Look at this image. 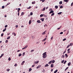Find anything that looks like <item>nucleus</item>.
<instances>
[{"mask_svg":"<svg viewBox=\"0 0 73 73\" xmlns=\"http://www.w3.org/2000/svg\"><path fill=\"white\" fill-rule=\"evenodd\" d=\"M46 52H45L44 53H43L42 54V55H46Z\"/></svg>","mask_w":73,"mask_h":73,"instance_id":"4468645a","label":"nucleus"},{"mask_svg":"<svg viewBox=\"0 0 73 73\" xmlns=\"http://www.w3.org/2000/svg\"><path fill=\"white\" fill-rule=\"evenodd\" d=\"M5 43H7V42H8V40H6L5 41Z\"/></svg>","mask_w":73,"mask_h":73,"instance_id":"c03bdc74","label":"nucleus"},{"mask_svg":"<svg viewBox=\"0 0 73 73\" xmlns=\"http://www.w3.org/2000/svg\"><path fill=\"white\" fill-rule=\"evenodd\" d=\"M42 72H43V73L45 72V70L43 69V70L42 71Z\"/></svg>","mask_w":73,"mask_h":73,"instance_id":"09e8293b","label":"nucleus"},{"mask_svg":"<svg viewBox=\"0 0 73 73\" xmlns=\"http://www.w3.org/2000/svg\"><path fill=\"white\" fill-rule=\"evenodd\" d=\"M53 37L52 36L51 38V40H52L53 39Z\"/></svg>","mask_w":73,"mask_h":73,"instance_id":"e2e57ef3","label":"nucleus"},{"mask_svg":"<svg viewBox=\"0 0 73 73\" xmlns=\"http://www.w3.org/2000/svg\"><path fill=\"white\" fill-rule=\"evenodd\" d=\"M24 12L22 13L21 14V16H23V15H24Z\"/></svg>","mask_w":73,"mask_h":73,"instance_id":"c85d7f7f","label":"nucleus"},{"mask_svg":"<svg viewBox=\"0 0 73 73\" xmlns=\"http://www.w3.org/2000/svg\"><path fill=\"white\" fill-rule=\"evenodd\" d=\"M35 1H34V2H32V4H35Z\"/></svg>","mask_w":73,"mask_h":73,"instance_id":"b1692460","label":"nucleus"},{"mask_svg":"<svg viewBox=\"0 0 73 73\" xmlns=\"http://www.w3.org/2000/svg\"><path fill=\"white\" fill-rule=\"evenodd\" d=\"M28 9H31V7L30 6L29 7L27 8Z\"/></svg>","mask_w":73,"mask_h":73,"instance_id":"603ef678","label":"nucleus"},{"mask_svg":"<svg viewBox=\"0 0 73 73\" xmlns=\"http://www.w3.org/2000/svg\"><path fill=\"white\" fill-rule=\"evenodd\" d=\"M58 71V70H56L54 72V73H56Z\"/></svg>","mask_w":73,"mask_h":73,"instance_id":"aec40b11","label":"nucleus"},{"mask_svg":"<svg viewBox=\"0 0 73 73\" xmlns=\"http://www.w3.org/2000/svg\"><path fill=\"white\" fill-rule=\"evenodd\" d=\"M61 28V26H60L59 28H58L57 29L58 30H59V29H60Z\"/></svg>","mask_w":73,"mask_h":73,"instance_id":"c9c22d12","label":"nucleus"},{"mask_svg":"<svg viewBox=\"0 0 73 73\" xmlns=\"http://www.w3.org/2000/svg\"><path fill=\"white\" fill-rule=\"evenodd\" d=\"M30 15L31 16H32V15H33V13L31 12L30 13Z\"/></svg>","mask_w":73,"mask_h":73,"instance_id":"79ce46f5","label":"nucleus"},{"mask_svg":"<svg viewBox=\"0 0 73 73\" xmlns=\"http://www.w3.org/2000/svg\"><path fill=\"white\" fill-rule=\"evenodd\" d=\"M18 27V25H16V28H17V27Z\"/></svg>","mask_w":73,"mask_h":73,"instance_id":"338daca9","label":"nucleus"},{"mask_svg":"<svg viewBox=\"0 0 73 73\" xmlns=\"http://www.w3.org/2000/svg\"><path fill=\"white\" fill-rule=\"evenodd\" d=\"M65 57V55H62V58H64Z\"/></svg>","mask_w":73,"mask_h":73,"instance_id":"bb28decb","label":"nucleus"},{"mask_svg":"<svg viewBox=\"0 0 73 73\" xmlns=\"http://www.w3.org/2000/svg\"><path fill=\"white\" fill-rule=\"evenodd\" d=\"M62 4V1H60L59 2L60 4Z\"/></svg>","mask_w":73,"mask_h":73,"instance_id":"4be33fe9","label":"nucleus"},{"mask_svg":"<svg viewBox=\"0 0 73 73\" xmlns=\"http://www.w3.org/2000/svg\"><path fill=\"white\" fill-rule=\"evenodd\" d=\"M46 0H42V3L44 2Z\"/></svg>","mask_w":73,"mask_h":73,"instance_id":"6e6d98bb","label":"nucleus"},{"mask_svg":"<svg viewBox=\"0 0 73 73\" xmlns=\"http://www.w3.org/2000/svg\"><path fill=\"white\" fill-rule=\"evenodd\" d=\"M54 12V11H51L49 13L50 14L51 13H53Z\"/></svg>","mask_w":73,"mask_h":73,"instance_id":"20e7f679","label":"nucleus"},{"mask_svg":"<svg viewBox=\"0 0 73 73\" xmlns=\"http://www.w3.org/2000/svg\"><path fill=\"white\" fill-rule=\"evenodd\" d=\"M46 40V38H45V39H44L43 40H42V41H44Z\"/></svg>","mask_w":73,"mask_h":73,"instance_id":"7c9ffc66","label":"nucleus"},{"mask_svg":"<svg viewBox=\"0 0 73 73\" xmlns=\"http://www.w3.org/2000/svg\"><path fill=\"white\" fill-rule=\"evenodd\" d=\"M44 17H47V15H44Z\"/></svg>","mask_w":73,"mask_h":73,"instance_id":"13d9d810","label":"nucleus"},{"mask_svg":"<svg viewBox=\"0 0 73 73\" xmlns=\"http://www.w3.org/2000/svg\"><path fill=\"white\" fill-rule=\"evenodd\" d=\"M64 62V60H63L62 61L61 63H63Z\"/></svg>","mask_w":73,"mask_h":73,"instance_id":"3c124183","label":"nucleus"},{"mask_svg":"<svg viewBox=\"0 0 73 73\" xmlns=\"http://www.w3.org/2000/svg\"><path fill=\"white\" fill-rule=\"evenodd\" d=\"M4 54H2L1 55V56H0V58H1V57H3L4 56Z\"/></svg>","mask_w":73,"mask_h":73,"instance_id":"f3484780","label":"nucleus"},{"mask_svg":"<svg viewBox=\"0 0 73 73\" xmlns=\"http://www.w3.org/2000/svg\"><path fill=\"white\" fill-rule=\"evenodd\" d=\"M63 8V6H61L60 7V8L61 9L62 8Z\"/></svg>","mask_w":73,"mask_h":73,"instance_id":"ea45409f","label":"nucleus"},{"mask_svg":"<svg viewBox=\"0 0 73 73\" xmlns=\"http://www.w3.org/2000/svg\"><path fill=\"white\" fill-rule=\"evenodd\" d=\"M53 15H54V13H53L51 15V16H53Z\"/></svg>","mask_w":73,"mask_h":73,"instance_id":"58836bf2","label":"nucleus"},{"mask_svg":"<svg viewBox=\"0 0 73 73\" xmlns=\"http://www.w3.org/2000/svg\"><path fill=\"white\" fill-rule=\"evenodd\" d=\"M44 18H41L40 19V20H41L42 21H44Z\"/></svg>","mask_w":73,"mask_h":73,"instance_id":"423d86ee","label":"nucleus"},{"mask_svg":"<svg viewBox=\"0 0 73 73\" xmlns=\"http://www.w3.org/2000/svg\"><path fill=\"white\" fill-rule=\"evenodd\" d=\"M52 62V64H53V63H54V62H55V60H51Z\"/></svg>","mask_w":73,"mask_h":73,"instance_id":"9d476101","label":"nucleus"},{"mask_svg":"<svg viewBox=\"0 0 73 73\" xmlns=\"http://www.w3.org/2000/svg\"><path fill=\"white\" fill-rule=\"evenodd\" d=\"M72 43H71L70 44V46H72Z\"/></svg>","mask_w":73,"mask_h":73,"instance_id":"680f3d73","label":"nucleus"},{"mask_svg":"<svg viewBox=\"0 0 73 73\" xmlns=\"http://www.w3.org/2000/svg\"><path fill=\"white\" fill-rule=\"evenodd\" d=\"M45 10V7L42 10V11H44Z\"/></svg>","mask_w":73,"mask_h":73,"instance_id":"393cba45","label":"nucleus"},{"mask_svg":"<svg viewBox=\"0 0 73 73\" xmlns=\"http://www.w3.org/2000/svg\"><path fill=\"white\" fill-rule=\"evenodd\" d=\"M18 9V10H17V11L18 12H20V11L21 10V9H20V8H19Z\"/></svg>","mask_w":73,"mask_h":73,"instance_id":"9b49d317","label":"nucleus"},{"mask_svg":"<svg viewBox=\"0 0 73 73\" xmlns=\"http://www.w3.org/2000/svg\"><path fill=\"white\" fill-rule=\"evenodd\" d=\"M12 35H14V36H16V33H12Z\"/></svg>","mask_w":73,"mask_h":73,"instance_id":"f8f14e48","label":"nucleus"},{"mask_svg":"<svg viewBox=\"0 0 73 73\" xmlns=\"http://www.w3.org/2000/svg\"><path fill=\"white\" fill-rule=\"evenodd\" d=\"M66 40V38H64L63 40V41H65V40Z\"/></svg>","mask_w":73,"mask_h":73,"instance_id":"49530a36","label":"nucleus"},{"mask_svg":"<svg viewBox=\"0 0 73 73\" xmlns=\"http://www.w3.org/2000/svg\"><path fill=\"white\" fill-rule=\"evenodd\" d=\"M69 50H70V48H69L68 49L67 51H69Z\"/></svg>","mask_w":73,"mask_h":73,"instance_id":"774afa93","label":"nucleus"},{"mask_svg":"<svg viewBox=\"0 0 73 73\" xmlns=\"http://www.w3.org/2000/svg\"><path fill=\"white\" fill-rule=\"evenodd\" d=\"M73 3H72L71 5V6L72 7V6H73Z\"/></svg>","mask_w":73,"mask_h":73,"instance_id":"8fccbe9b","label":"nucleus"},{"mask_svg":"<svg viewBox=\"0 0 73 73\" xmlns=\"http://www.w3.org/2000/svg\"><path fill=\"white\" fill-rule=\"evenodd\" d=\"M5 28H7V27H8V25H6L5 26Z\"/></svg>","mask_w":73,"mask_h":73,"instance_id":"de8ad7c7","label":"nucleus"},{"mask_svg":"<svg viewBox=\"0 0 73 73\" xmlns=\"http://www.w3.org/2000/svg\"><path fill=\"white\" fill-rule=\"evenodd\" d=\"M62 13V12H60L58 13V15H61Z\"/></svg>","mask_w":73,"mask_h":73,"instance_id":"cd10ccee","label":"nucleus"},{"mask_svg":"<svg viewBox=\"0 0 73 73\" xmlns=\"http://www.w3.org/2000/svg\"><path fill=\"white\" fill-rule=\"evenodd\" d=\"M10 70V69H7V72H9V71Z\"/></svg>","mask_w":73,"mask_h":73,"instance_id":"864d4df0","label":"nucleus"},{"mask_svg":"<svg viewBox=\"0 0 73 73\" xmlns=\"http://www.w3.org/2000/svg\"><path fill=\"white\" fill-rule=\"evenodd\" d=\"M21 55H22V54H21L20 53L19 54V57H20V56H21Z\"/></svg>","mask_w":73,"mask_h":73,"instance_id":"a878e982","label":"nucleus"},{"mask_svg":"<svg viewBox=\"0 0 73 73\" xmlns=\"http://www.w3.org/2000/svg\"><path fill=\"white\" fill-rule=\"evenodd\" d=\"M17 64H15L14 65V66H17Z\"/></svg>","mask_w":73,"mask_h":73,"instance_id":"bf43d9fd","label":"nucleus"},{"mask_svg":"<svg viewBox=\"0 0 73 73\" xmlns=\"http://www.w3.org/2000/svg\"><path fill=\"white\" fill-rule=\"evenodd\" d=\"M65 56L66 57V58H67L68 57V55L67 54H65Z\"/></svg>","mask_w":73,"mask_h":73,"instance_id":"412c9836","label":"nucleus"},{"mask_svg":"<svg viewBox=\"0 0 73 73\" xmlns=\"http://www.w3.org/2000/svg\"><path fill=\"white\" fill-rule=\"evenodd\" d=\"M6 29H7V28H5V29H3V32H5V31H6Z\"/></svg>","mask_w":73,"mask_h":73,"instance_id":"5701e85b","label":"nucleus"},{"mask_svg":"<svg viewBox=\"0 0 73 73\" xmlns=\"http://www.w3.org/2000/svg\"><path fill=\"white\" fill-rule=\"evenodd\" d=\"M52 60L51 61H50L48 63V64H52Z\"/></svg>","mask_w":73,"mask_h":73,"instance_id":"a19ab883","label":"nucleus"},{"mask_svg":"<svg viewBox=\"0 0 73 73\" xmlns=\"http://www.w3.org/2000/svg\"><path fill=\"white\" fill-rule=\"evenodd\" d=\"M64 2H66V3H68V2L69 1V0H64Z\"/></svg>","mask_w":73,"mask_h":73,"instance_id":"6e6552de","label":"nucleus"},{"mask_svg":"<svg viewBox=\"0 0 73 73\" xmlns=\"http://www.w3.org/2000/svg\"><path fill=\"white\" fill-rule=\"evenodd\" d=\"M24 63H25V61H23L22 63V64H21V65H24Z\"/></svg>","mask_w":73,"mask_h":73,"instance_id":"a211bd4d","label":"nucleus"},{"mask_svg":"<svg viewBox=\"0 0 73 73\" xmlns=\"http://www.w3.org/2000/svg\"><path fill=\"white\" fill-rule=\"evenodd\" d=\"M4 8H5V6H3L2 7V9H4Z\"/></svg>","mask_w":73,"mask_h":73,"instance_id":"72a5a7b5","label":"nucleus"},{"mask_svg":"<svg viewBox=\"0 0 73 73\" xmlns=\"http://www.w3.org/2000/svg\"><path fill=\"white\" fill-rule=\"evenodd\" d=\"M35 64L33 65L32 66V67H35Z\"/></svg>","mask_w":73,"mask_h":73,"instance_id":"69168bd1","label":"nucleus"},{"mask_svg":"<svg viewBox=\"0 0 73 73\" xmlns=\"http://www.w3.org/2000/svg\"><path fill=\"white\" fill-rule=\"evenodd\" d=\"M43 16H44V15H43V14H41L40 15V17H43Z\"/></svg>","mask_w":73,"mask_h":73,"instance_id":"f704fd0d","label":"nucleus"},{"mask_svg":"<svg viewBox=\"0 0 73 73\" xmlns=\"http://www.w3.org/2000/svg\"><path fill=\"white\" fill-rule=\"evenodd\" d=\"M58 6H55V8H56V9H57V8H58Z\"/></svg>","mask_w":73,"mask_h":73,"instance_id":"6ab92c4d","label":"nucleus"},{"mask_svg":"<svg viewBox=\"0 0 73 73\" xmlns=\"http://www.w3.org/2000/svg\"><path fill=\"white\" fill-rule=\"evenodd\" d=\"M27 47H28V46H25V47H24L22 49H23V50H24V49H26V48H27Z\"/></svg>","mask_w":73,"mask_h":73,"instance_id":"f03ea898","label":"nucleus"},{"mask_svg":"<svg viewBox=\"0 0 73 73\" xmlns=\"http://www.w3.org/2000/svg\"><path fill=\"white\" fill-rule=\"evenodd\" d=\"M32 70V69L31 68H30L29 69V72H31Z\"/></svg>","mask_w":73,"mask_h":73,"instance_id":"2f4dec72","label":"nucleus"},{"mask_svg":"<svg viewBox=\"0 0 73 73\" xmlns=\"http://www.w3.org/2000/svg\"><path fill=\"white\" fill-rule=\"evenodd\" d=\"M54 66L53 64H52L51 65L50 67L51 68H53Z\"/></svg>","mask_w":73,"mask_h":73,"instance_id":"2eb2a0df","label":"nucleus"},{"mask_svg":"<svg viewBox=\"0 0 73 73\" xmlns=\"http://www.w3.org/2000/svg\"><path fill=\"white\" fill-rule=\"evenodd\" d=\"M42 57L44 58H45L47 57V55H43Z\"/></svg>","mask_w":73,"mask_h":73,"instance_id":"f257e3e1","label":"nucleus"},{"mask_svg":"<svg viewBox=\"0 0 73 73\" xmlns=\"http://www.w3.org/2000/svg\"><path fill=\"white\" fill-rule=\"evenodd\" d=\"M40 67H41V65H39L36 67V69H38V68H40Z\"/></svg>","mask_w":73,"mask_h":73,"instance_id":"1a4fd4ad","label":"nucleus"},{"mask_svg":"<svg viewBox=\"0 0 73 73\" xmlns=\"http://www.w3.org/2000/svg\"><path fill=\"white\" fill-rule=\"evenodd\" d=\"M11 38V36H9L7 38V39H10V38Z\"/></svg>","mask_w":73,"mask_h":73,"instance_id":"c756f323","label":"nucleus"},{"mask_svg":"<svg viewBox=\"0 0 73 73\" xmlns=\"http://www.w3.org/2000/svg\"><path fill=\"white\" fill-rule=\"evenodd\" d=\"M37 22L38 23H41V21H40V20H38L37 21Z\"/></svg>","mask_w":73,"mask_h":73,"instance_id":"0eeeda50","label":"nucleus"},{"mask_svg":"<svg viewBox=\"0 0 73 73\" xmlns=\"http://www.w3.org/2000/svg\"><path fill=\"white\" fill-rule=\"evenodd\" d=\"M62 34H63V32H61L60 33V35H62Z\"/></svg>","mask_w":73,"mask_h":73,"instance_id":"5fc2aeb1","label":"nucleus"},{"mask_svg":"<svg viewBox=\"0 0 73 73\" xmlns=\"http://www.w3.org/2000/svg\"><path fill=\"white\" fill-rule=\"evenodd\" d=\"M71 64V63L70 62L68 63V66H70Z\"/></svg>","mask_w":73,"mask_h":73,"instance_id":"dca6fc26","label":"nucleus"},{"mask_svg":"<svg viewBox=\"0 0 73 73\" xmlns=\"http://www.w3.org/2000/svg\"><path fill=\"white\" fill-rule=\"evenodd\" d=\"M11 4V3H7L6 5V6H7V5H9V4Z\"/></svg>","mask_w":73,"mask_h":73,"instance_id":"4c0bfd02","label":"nucleus"},{"mask_svg":"<svg viewBox=\"0 0 73 73\" xmlns=\"http://www.w3.org/2000/svg\"><path fill=\"white\" fill-rule=\"evenodd\" d=\"M34 50H31V52H34Z\"/></svg>","mask_w":73,"mask_h":73,"instance_id":"052dcab7","label":"nucleus"},{"mask_svg":"<svg viewBox=\"0 0 73 73\" xmlns=\"http://www.w3.org/2000/svg\"><path fill=\"white\" fill-rule=\"evenodd\" d=\"M68 67H67L66 68V69H65V71H66V70H67V69H68Z\"/></svg>","mask_w":73,"mask_h":73,"instance_id":"37998d69","label":"nucleus"},{"mask_svg":"<svg viewBox=\"0 0 73 73\" xmlns=\"http://www.w3.org/2000/svg\"><path fill=\"white\" fill-rule=\"evenodd\" d=\"M20 14L19 12H18V16H19V15Z\"/></svg>","mask_w":73,"mask_h":73,"instance_id":"0e129e2a","label":"nucleus"},{"mask_svg":"<svg viewBox=\"0 0 73 73\" xmlns=\"http://www.w3.org/2000/svg\"><path fill=\"white\" fill-rule=\"evenodd\" d=\"M31 23H32V20H30L29 22V25H30V24H31Z\"/></svg>","mask_w":73,"mask_h":73,"instance_id":"39448f33","label":"nucleus"},{"mask_svg":"<svg viewBox=\"0 0 73 73\" xmlns=\"http://www.w3.org/2000/svg\"><path fill=\"white\" fill-rule=\"evenodd\" d=\"M66 61H65L64 63V64H66Z\"/></svg>","mask_w":73,"mask_h":73,"instance_id":"4d7b16f0","label":"nucleus"},{"mask_svg":"<svg viewBox=\"0 0 73 73\" xmlns=\"http://www.w3.org/2000/svg\"><path fill=\"white\" fill-rule=\"evenodd\" d=\"M1 37H3V36H4V33H3L1 34Z\"/></svg>","mask_w":73,"mask_h":73,"instance_id":"e433bc0d","label":"nucleus"},{"mask_svg":"<svg viewBox=\"0 0 73 73\" xmlns=\"http://www.w3.org/2000/svg\"><path fill=\"white\" fill-rule=\"evenodd\" d=\"M70 46V45H68L67 47L66 48H69V46Z\"/></svg>","mask_w":73,"mask_h":73,"instance_id":"a18cd8bd","label":"nucleus"},{"mask_svg":"<svg viewBox=\"0 0 73 73\" xmlns=\"http://www.w3.org/2000/svg\"><path fill=\"white\" fill-rule=\"evenodd\" d=\"M9 61H11V57H9L8 58Z\"/></svg>","mask_w":73,"mask_h":73,"instance_id":"473e14b6","label":"nucleus"},{"mask_svg":"<svg viewBox=\"0 0 73 73\" xmlns=\"http://www.w3.org/2000/svg\"><path fill=\"white\" fill-rule=\"evenodd\" d=\"M46 32V31H45L42 33V35H45V34L46 33H45Z\"/></svg>","mask_w":73,"mask_h":73,"instance_id":"7ed1b4c3","label":"nucleus"},{"mask_svg":"<svg viewBox=\"0 0 73 73\" xmlns=\"http://www.w3.org/2000/svg\"><path fill=\"white\" fill-rule=\"evenodd\" d=\"M49 66V65L48 64H47L45 65L44 66L45 67H47V66Z\"/></svg>","mask_w":73,"mask_h":73,"instance_id":"ddd939ff","label":"nucleus"}]
</instances>
